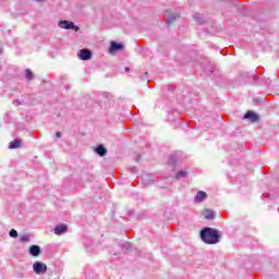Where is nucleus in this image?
I'll list each match as a JSON object with an SVG mask.
<instances>
[{"label": "nucleus", "mask_w": 279, "mask_h": 279, "mask_svg": "<svg viewBox=\"0 0 279 279\" xmlns=\"http://www.w3.org/2000/svg\"><path fill=\"white\" fill-rule=\"evenodd\" d=\"M201 239L207 245H215L221 241V231L214 228H205L201 231Z\"/></svg>", "instance_id": "nucleus-1"}, {"label": "nucleus", "mask_w": 279, "mask_h": 279, "mask_svg": "<svg viewBox=\"0 0 279 279\" xmlns=\"http://www.w3.org/2000/svg\"><path fill=\"white\" fill-rule=\"evenodd\" d=\"M58 27L61 29H73L74 32H80V28L75 25V23L66 20L60 21L58 23Z\"/></svg>", "instance_id": "nucleus-2"}, {"label": "nucleus", "mask_w": 279, "mask_h": 279, "mask_svg": "<svg viewBox=\"0 0 279 279\" xmlns=\"http://www.w3.org/2000/svg\"><path fill=\"white\" fill-rule=\"evenodd\" d=\"M33 271L37 274V276H43V274H47V265L43 262H35L33 264Z\"/></svg>", "instance_id": "nucleus-3"}, {"label": "nucleus", "mask_w": 279, "mask_h": 279, "mask_svg": "<svg viewBox=\"0 0 279 279\" xmlns=\"http://www.w3.org/2000/svg\"><path fill=\"white\" fill-rule=\"evenodd\" d=\"M123 49H125V46L123 44L110 41L109 53L114 54L119 51H123Z\"/></svg>", "instance_id": "nucleus-4"}, {"label": "nucleus", "mask_w": 279, "mask_h": 279, "mask_svg": "<svg viewBox=\"0 0 279 279\" xmlns=\"http://www.w3.org/2000/svg\"><path fill=\"white\" fill-rule=\"evenodd\" d=\"M80 60H90L93 58V52L88 49H81L78 52Z\"/></svg>", "instance_id": "nucleus-5"}, {"label": "nucleus", "mask_w": 279, "mask_h": 279, "mask_svg": "<svg viewBox=\"0 0 279 279\" xmlns=\"http://www.w3.org/2000/svg\"><path fill=\"white\" fill-rule=\"evenodd\" d=\"M66 230H69V227L66 225H64V223L59 225L54 228V234L60 236L61 234H64V232H66Z\"/></svg>", "instance_id": "nucleus-6"}, {"label": "nucleus", "mask_w": 279, "mask_h": 279, "mask_svg": "<svg viewBox=\"0 0 279 279\" xmlns=\"http://www.w3.org/2000/svg\"><path fill=\"white\" fill-rule=\"evenodd\" d=\"M208 197V194H206V192L204 191H199L194 201L197 203V204H202V202H204V199H206Z\"/></svg>", "instance_id": "nucleus-7"}, {"label": "nucleus", "mask_w": 279, "mask_h": 279, "mask_svg": "<svg viewBox=\"0 0 279 279\" xmlns=\"http://www.w3.org/2000/svg\"><path fill=\"white\" fill-rule=\"evenodd\" d=\"M40 253H41L40 246H38V245H31V247H29L31 256H34L36 258V257L40 256Z\"/></svg>", "instance_id": "nucleus-8"}, {"label": "nucleus", "mask_w": 279, "mask_h": 279, "mask_svg": "<svg viewBox=\"0 0 279 279\" xmlns=\"http://www.w3.org/2000/svg\"><path fill=\"white\" fill-rule=\"evenodd\" d=\"M244 119H248L252 123H256V121H258V114L253 111H248L244 114Z\"/></svg>", "instance_id": "nucleus-9"}, {"label": "nucleus", "mask_w": 279, "mask_h": 279, "mask_svg": "<svg viewBox=\"0 0 279 279\" xmlns=\"http://www.w3.org/2000/svg\"><path fill=\"white\" fill-rule=\"evenodd\" d=\"M203 217H205V219L213 220V219H215L216 214L213 209H204L203 210Z\"/></svg>", "instance_id": "nucleus-10"}, {"label": "nucleus", "mask_w": 279, "mask_h": 279, "mask_svg": "<svg viewBox=\"0 0 279 279\" xmlns=\"http://www.w3.org/2000/svg\"><path fill=\"white\" fill-rule=\"evenodd\" d=\"M23 144L22 140H14L10 143L9 145V149H19V147H21V145Z\"/></svg>", "instance_id": "nucleus-11"}, {"label": "nucleus", "mask_w": 279, "mask_h": 279, "mask_svg": "<svg viewBox=\"0 0 279 279\" xmlns=\"http://www.w3.org/2000/svg\"><path fill=\"white\" fill-rule=\"evenodd\" d=\"M180 19V13H170L168 19H167V23L169 25L173 24L175 22V20Z\"/></svg>", "instance_id": "nucleus-12"}, {"label": "nucleus", "mask_w": 279, "mask_h": 279, "mask_svg": "<svg viewBox=\"0 0 279 279\" xmlns=\"http://www.w3.org/2000/svg\"><path fill=\"white\" fill-rule=\"evenodd\" d=\"M96 154H98V156H106V154H108V149H106V147H104V145H99L98 147L95 148Z\"/></svg>", "instance_id": "nucleus-13"}, {"label": "nucleus", "mask_w": 279, "mask_h": 279, "mask_svg": "<svg viewBox=\"0 0 279 279\" xmlns=\"http://www.w3.org/2000/svg\"><path fill=\"white\" fill-rule=\"evenodd\" d=\"M20 241H21V243H29V241H31L29 234L21 235Z\"/></svg>", "instance_id": "nucleus-14"}, {"label": "nucleus", "mask_w": 279, "mask_h": 279, "mask_svg": "<svg viewBox=\"0 0 279 279\" xmlns=\"http://www.w3.org/2000/svg\"><path fill=\"white\" fill-rule=\"evenodd\" d=\"M187 172L184 170H181L177 173V180H180L181 178H186Z\"/></svg>", "instance_id": "nucleus-15"}, {"label": "nucleus", "mask_w": 279, "mask_h": 279, "mask_svg": "<svg viewBox=\"0 0 279 279\" xmlns=\"http://www.w3.org/2000/svg\"><path fill=\"white\" fill-rule=\"evenodd\" d=\"M9 235L11 236V239H16L19 236V232L15 229H12L9 232Z\"/></svg>", "instance_id": "nucleus-16"}, {"label": "nucleus", "mask_w": 279, "mask_h": 279, "mask_svg": "<svg viewBox=\"0 0 279 279\" xmlns=\"http://www.w3.org/2000/svg\"><path fill=\"white\" fill-rule=\"evenodd\" d=\"M25 73L28 80H34V73L32 72V70L27 69Z\"/></svg>", "instance_id": "nucleus-17"}, {"label": "nucleus", "mask_w": 279, "mask_h": 279, "mask_svg": "<svg viewBox=\"0 0 279 279\" xmlns=\"http://www.w3.org/2000/svg\"><path fill=\"white\" fill-rule=\"evenodd\" d=\"M24 104H25V100L23 99H16L13 101V106H16V107L23 106Z\"/></svg>", "instance_id": "nucleus-18"}, {"label": "nucleus", "mask_w": 279, "mask_h": 279, "mask_svg": "<svg viewBox=\"0 0 279 279\" xmlns=\"http://www.w3.org/2000/svg\"><path fill=\"white\" fill-rule=\"evenodd\" d=\"M56 137H57V138H61V137H62V133H61V132H57V133H56Z\"/></svg>", "instance_id": "nucleus-19"}, {"label": "nucleus", "mask_w": 279, "mask_h": 279, "mask_svg": "<svg viewBox=\"0 0 279 279\" xmlns=\"http://www.w3.org/2000/svg\"><path fill=\"white\" fill-rule=\"evenodd\" d=\"M194 19L197 21V23H202V21L198 20V15H195Z\"/></svg>", "instance_id": "nucleus-20"}, {"label": "nucleus", "mask_w": 279, "mask_h": 279, "mask_svg": "<svg viewBox=\"0 0 279 279\" xmlns=\"http://www.w3.org/2000/svg\"><path fill=\"white\" fill-rule=\"evenodd\" d=\"M147 178L149 177H145L144 180H145V185L147 186L149 184V182H147Z\"/></svg>", "instance_id": "nucleus-21"}, {"label": "nucleus", "mask_w": 279, "mask_h": 279, "mask_svg": "<svg viewBox=\"0 0 279 279\" xmlns=\"http://www.w3.org/2000/svg\"><path fill=\"white\" fill-rule=\"evenodd\" d=\"M168 165H175V161L169 160V161H168Z\"/></svg>", "instance_id": "nucleus-22"}, {"label": "nucleus", "mask_w": 279, "mask_h": 279, "mask_svg": "<svg viewBox=\"0 0 279 279\" xmlns=\"http://www.w3.org/2000/svg\"><path fill=\"white\" fill-rule=\"evenodd\" d=\"M125 71L129 72V71H130V68H125Z\"/></svg>", "instance_id": "nucleus-23"}, {"label": "nucleus", "mask_w": 279, "mask_h": 279, "mask_svg": "<svg viewBox=\"0 0 279 279\" xmlns=\"http://www.w3.org/2000/svg\"><path fill=\"white\" fill-rule=\"evenodd\" d=\"M36 1H44V0H36Z\"/></svg>", "instance_id": "nucleus-24"}]
</instances>
